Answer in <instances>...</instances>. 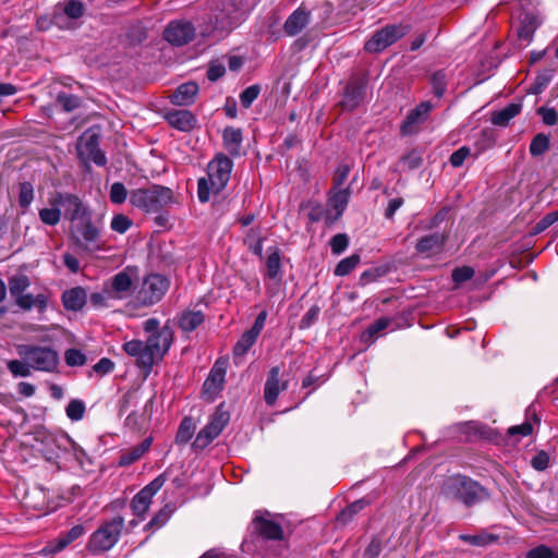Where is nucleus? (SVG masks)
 I'll return each instance as SVG.
<instances>
[{
	"label": "nucleus",
	"mask_w": 558,
	"mask_h": 558,
	"mask_svg": "<svg viewBox=\"0 0 558 558\" xmlns=\"http://www.w3.org/2000/svg\"><path fill=\"white\" fill-rule=\"evenodd\" d=\"M64 361L68 366H83L87 359L86 355L78 349L71 348L64 352Z\"/></svg>",
	"instance_id": "nucleus-49"
},
{
	"label": "nucleus",
	"mask_w": 558,
	"mask_h": 558,
	"mask_svg": "<svg viewBox=\"0 0 558 558\" xmlns=\"http://www.w3.org/2000/svg\"><path fill=\"white\" fill-rule=\"evenodd\" d=\"M541 21L537 14L531 12L522 14L520 16V26L518 28L519 38L530 43Z\"/></svg>",
	"instance_id": "nucleus-31"
},
{
	"label": "nucleus",
	"mask_w": 558,
	"mask_h": 558,
	"mask_svg": "<svg viewBox=\"0 0 558 558\" xmlns=\"http://www.w3.org/2000/svg\"><path fill=\"white\" fill-rule=\"evenodd\" d=\"M205 320V315L202 311H185L178 320V325L182 331H194Z\"/></svg>",
	"instance_id": "nucleus-34"
},
{
	"label": "nucleus",
	"mask_w": 558,
	"mask_h": 558,
	"mask_svg": "<svg viewBox=\"0 0 558 558\" xmlns=\"http://www.w3.org/2000/svg\"><path fill=\"white\" fill-rule=\"evenodd\" d=\"M198 85L195 82H186L177 87L170 96V101L175 106H190L195 101Z\"/></svg>",
	"instance_id": "nucleus-25"
},
{
	"label": "nucleus",
	"mask_w": 558,
	"mask_h": 558,
	"mask_svg": "<svg viewBox=\"0 0 558 558\" xmlns=\"http://www.w3.org/2000/svg\"><path fill=\"white\" fill-rule=\"evenodd\" d=\"M173 338V329L168 324L162 326L157 332L149 335L146 340V347L153 363H155L156 359H162L169 351Z\"/></svg>",
	"instance_id": "nucleus-14"
},
{
	"label": "nucleus",
	"mask_w": 558,
	"mask_h": 558,
	"mask_svg": "<svg viewBox=\"0 0 558 558\" xmlns=\"http://www.w3.org/2000/svg\"><path fill=\"white\" fill-rule=\"evenodd\" d=\"M65 413L71 421H81L85 414V403L82 400L73 399L69 402Z\"/></svg>",
	"instance_id": "nucleus-47"
},
{
	"label": "nucleus",
	"mask_w": 558,
	"mask_h": 558,
	"mask_svg": "<svg viewBox=\"0 0 558 558\" xmlns=\"http://www.w3.org/2000/svg\"><path fill=\"white\" fill-rule=\"evenodd\" d=\"M78 157L85 162L102 167L107 163L104 151L99 148V135L90 130L84 132L77 143Z\"/></svg>",
	"instance_id": "nucleus-9"
},
{
	"label": "nucleus",
	"mask_w": 558,
	"mask_h": 558,
	"mask_svg": "<svg viewBox=\"0 0 558 558\" xmlns=\"http://www.w3.org/2000/svg\"><path fill=\"white\" fill-rule=\"evenodd\" d=\"M49 204L63 207L64 215L71 221V225L90 215L88 208L73 194L57 193L49 199Z\"/></svg>",
	"instance_id": "nucleus-11"
},
{
	"label": "nucleus",
	"mask_w": 558,
	"mask_h": 558,
	"mask_svg": "<svg viewBox=\"0 0 558 558\" xmlns=\"http://www.w3.org/2000/svg\"><path fill=\"white\" fill-rule=\"evenodd\" d=\"M8 369L14 375V376H21V377H27L31 375L32 366L27 361L20 360H12L8 363Z\"/></svg>",
	"instance_id": "nucleus-50"
},
{
	"label": "nucleus",
	"mask_w": 558,
	"mask_h": 558,
	"mask_svg": "<svg viewBox=\"0 0 558 558\" xmlns=\"http://www.w3.org/2000/svg\"><path fill=\"white\" fill-rule=\"evenodd\" d=\"M57 101L65 111H72L78 108L81 104V99L77 96L65 93H60Z\"/></svg>",
	"instance_id": "nucleus-54"
},
{
	"label": "nucleus",
	"mask_w": 558,
	"mask_h": 558,
	"mask_svg": "<svg viewBox=\"0 0 558 558\" xmlns=\"http://www.w3.org/2000/svg\"><path fill=\"white\" fill-rule=\"evenodd\" d=\"M195 36V27L185 20L172 21L163 31V38L173 46H183Z\"/></svg>",
	"instance_id": "nucleus-16"
},
{
	"label": "nucleus",
	"mask_w": 558,
	"mask_h": 558,
	"mask_svg": "<svg viewBox=\"0 0 558 558\" xmlns=\"http://www.w3.org/2000/svg\"><path fill=\"white\" fill-rule=\"evenodd\" d=\"M71 239L80 250L87 253L102 248L100 230L93 223L90 215L71 225Z\"/></svg>",
	"instance_id": "nucleus-7"
},
{
	"label": "nucleus",
	"mask_w": 558,
	"mask_h": 558,
	"mask_svg": "<svg viewBox=\"0 0 558 558\" xmlns=\"http://www.w3.org/2000/svg\"><path fill=\"white\" fill-rule=\"evenodd\" d=\"M537 113L546 125L551 126L558 122V114L554 108L541 107L537 109Z\"/></svg>",
	"instance_id": "nucleus-63"
},
{
	"label": "nucleus",
	"mask_w": 558,
	"mask_h": 558,
	"mask_svg": "<svg viewBox=\"0 0 558 558\" xmlns=\"http://www.w3.org/2000/svg\"><path fill=\"white\" fill-rule=\"evenodd\" d=\"M243 142L242 130L233 126H227L222 131V144L225 149L233 157L241 154Z\"/></svg>",
	"instance_id": "nucleus-26"
},
{
	"label": "nucleus",
	"mask_w": 558,
	"mask_h": 558,
	"mask_svg": "<svg viewBox=\"0 0 558 558\" xmlns=\"http://www.w3.org/2000/svg\"><path fill=\"white\" fill-rule=\"evenodd\" d=\"M124 352L133 357H136L137 364L143 367L150 368L153 366V360L149 352L147 351L146 342L141 340H131L123 344Z\"/></svg>",
	"instance_id": "nucleus-24"
},
{
	"label": "nucleus",
	"mask_w": 558,
	"mask_h": 558,
	"mask_svg": "<svg viewBox=\"0 0 558 558\" xmlns=\"http://www.w3.org/2000/svg\"><path fill=\"white\" fill-rule=\"evenodd\" d=\"M442 493L446 497L457 499L468 507L488 498L485 487L461 474L447 477L442 484Z\"/></svg>",
	"instance_id": "nucleus-2"
},
{
	"label": "nucleus",
	"mask_w": 558,
	"mask_h": 558,
	"mask_svg": "<svg viewBox=\"0 0 558 558\" xmlns=\"http://www.w3.org/2000/svg\"><path fill=\"white\" fill-rule=\"evenodd\" d=\"M151 498L141 490L133 497L131 501V510L140 520L143 519L151 505Z\"/></svg>",
	"instance_id": "nucleus-40"
},
{
	"label": "nucleus",
	"mask_w": 558,
	"mask_h": 558,
	"mask_svg": "<svg viewBox=\"0 0 558 558\" xmlns=\"http://www.w3.org/2000/svg\"><path fill=\"white\" fill-rule=\"evenodd\" d=\"M525 558H555V551L546 545H539L530 549Z\"/></svg>",
	"instance_id": "nucleus-61"
},
{
	"label": "nucleus",
	"mask_w": 558,
	"mask_h": 558,
	"mask_svg": "<svg viewBox=\"0 0 558 558\" xmlns=\"http://www.w3.org/2000/svg\"><path fill=\"white\" fill-rule=\"evenodd\" d=\"M109 197H110L111 203L122 204L125 202V199L128 197V191L122 183L116 182L110 187Z\"/></svg>",
	"instance_id": "nucleus-56"
},
{
	"label": "nucleus",
	"mask_w": 558,
	"mask_h": 558,
	"mask_svg": "<svg viewBox=\"0 0 558 558\" xmlns=\"http://www.w3.org/2000/svg\"><path fill=\"white\" fill-rule=\"evenodd\" d=\"M133 281L132 277L129 274L128 268L116 274L110 280V288L108 289L111 295V299L122 300L124 299L129 292L131 291Z\"/></svg>",
	"instance_id": "nucleus-22"
},
{
	"label": "nucleus",
	"mask_w": 558,
	"mask_h": 558,
	"mask_svg": "<svg viewBox=\"0 0 558 558\" xmlns=\"http://www.w3.org/2000/svg\"><path fill=\"white\" fill-rule=\"evenodd\" d=\"M227 361L217 360L203 385V397L213 401L222 391L227 373Z\"/></svg>",
	"instance_id": "nucleus-15"
},
{
	"label": "nucleus",
	"mask_w": 558,
	"mask_h": 558,
	"mask_svg": "<svg viewBox=\"0 0 558 558\" xmlns=\"http://www.w3.org/2000/svg\"><path fill=\"white\" fill-rule=\"evenodd\" d=\"M43 223L47 226H56L60 222L61 210L59 206H51V208H43L38 213Z\"/></svg>",
	"instance_id": "nucleus-46"
},
{
	"label": "nucleus",
	"mask_w": 558,
	"mask_h": 558,
	"mask_svg": "<svg viewBox=\"0 0 558 558\" xmlns=\"http://www.w3.org/2000/svg\"><path fill=\"white\" fill-rule=\"evenodd\" d=\"M430 84L433 86V92L437 97H441L446 92L447 81L446 74L444 71H437L430 76Z\"/></svg>",
	"instance_id": "nucleus-51"
},
{
	"label": "nucleus",
	"mask_w": 558,
	"mask_h": 558,
	"mask_svg": "<svg viewBox=\"0 0 558 558\" xmlns=\"http://www.w3.org/2000/svg\"><path fill=\"white\" fill-rule=\"evenodd\" d=\"M17 353L34 371L38 372L53 373L60 363L58 352L50 347L21 344L17 347Z\"/></svg>",
	"instance_id": "nucleus-6"
},
{
	"label": "nucleus",
	"mask_w": 558,
	"mask_h": 558,
	"mask_svg": "<svg viewBox=\"0 0 558 558\" xmlns=\"http://www.w3.org/2000/svg\"><path fill=\"white\" fill-rule=\"evenodd\" d=\"M114 368V363L108 359V357H102L100 359L94 366H93V371L98 374V375H107L109 373H111Z\"/></svg>",
	"instance_id": "nucleus-64"
},
{
	"label": "nucleus",
	"mask_w": 558,
	"mask_h": 558,
	"mask_svg": "<svg viewBox=\"0 0 558 558\" xmlns=\"http://www.w3.org/2000/svg\"><path fill=\"white\" fill-rule=\"evenodd\" d=\"M29 286L31 280L26 275L20 274L9 278V291L14 300L24 294Z\"/></svg>",
	"instance_id": "nucleus-39"
},
{
	"label": "nucleus",
	"mask_w": 558,
	"mask_h": 558,
	"mask_svg": "<svg viewBox=\"0 0 558 558\" xmlns=\"http://www.w3.org/2000/svg\"><path fill=\"white\" fill-rule=\"evenodd\" d=\"M132 226V220L122 214L113 216L110 227L113 231L118 233H125L129 228Z\"/></svg>",
	"instance_id": "nucleus-57"
},
{
	"label": "nucleus",
	"mask_w": 558,
	"mask_h": 558,
	"mask_svg": "<svg viewBox=\"0 0 558 558\" xmlns=\"http://www.w3.org/2000/svg\"><path fill=\"white\" fill-rule=\"evenodd\" d=\"M350 198V190L339 189L328 199V209L325 214L326 223L331 225L338 220L347 208Z\"/></svg>",
	"instance_id": "nucleus-19"
},
{
	"label": "nucleus",
	"mask_w": 558,
	"mask_h": 558,
	"mask_svg": "<svg viewBox=\"0 0 558 558\" xmlns=\"http://www.w3.org/2000/svg\"><path fill=\"white\" fill-rule=\"evenodd\" d=\"M170 519V511L166 508L159 510L150 521L145 525V530L151 534L161 529Z\"/></svg>",
	"instance_id": "nucleus-44"
},
{
	"label": "nucleus",
	"mask_w": 558,
	"mask_h": 558,
	"mask_svg": "<svg viewBox=\"0 0 558 558\" xmlns=\"http://www.w3.org/2000/svg\"><path fill=\"white\" fill-rule=\"evenodd\" d=\"M549 148V137L543 133L535 135L530 144V154L541 156Z\"/></svg>",
	"instance_id": "nucleus-45"
},
{
	"label": "nucleus",
	"mask_w": 558,
	"mask_h": 558,
	"mask_svg": "<svg viewBox=\"0 0 558 558\" xmlns=\"http://www.w3.org/2000/svg\"><path fill=\"white\" fill-rule=\"evenodd\" d=\"M61 301L66 311L78 312L87 302V292L83 287H74L63 291Z\"/></svg>",
	"instance_id": "nucleus-23"
},
{
	"label": "nucleus",
	"mask_w": 558,
	"mask_h": 558,
	"mask_svg": "<svg viewBox=\"0 0 558 558\" xmlns=\"http://www.w3.org/2000/svg\"><path fill=\"white\" fill-rule=\"evenodd\" d=\"M123 529L124 518L121 515L102 521L89 536L87 550L94 555L110 550L119 542Z\"/></svg>",
	"instance_id": "nucleus-4"
},
{
	"label": "nucleus",
	"mask_w": 558,
	"mask_h": 558,
	"mask_svg": "<svg viewBox=\"0 0 558 558\" xmlns=\"http://www.w3.org/2000/svg\"><path fill=\"white\" fill-rule=\"evenodd\" d=\"M401 162L409 169L414 170L422 165V157L418 151L411 150L401 158Z\"/></svg>",
	"instance_id": "nucleus-62"
},
{
	"label": "nucleus",
	"mask_w": 558,
	"mask_h": 558,
	"mask_svg": "<svg viewBox=\"0 0 558 558\" xmlns=\"http://www.w3.org/2000/svg\"><path fill=\"white\" fill-rule=\"evenodd\" d=\"M459 538L464 543L480 547L487 546L498 541V536L487 532H481L480 534L476 535L461 534Z\"/></svg>",
	"instance_id": "nucleus-41"
},
{
	"label": "nucleus",
	"mask_w": 558,
	"mask_h": 558,
	"mask_svg": "<svg viewBox=\"0 0 558 558\" xmlns=\"http://www.w3.org/2000/svg\"><path fill=\"white\" fill-rule=\"evenodd\" d=\"M473 276L474 269L469 266L458 267L452 271V280L458 284L470 280Z\"/></svg>",
	"instance_id": "nucleus-60"
},
{
	"label": "nucleus",
	"mask_w": 558,
	"mask_h": 558,
	"mask_svg": "<svg viewBox=\"0 0 558 558\" xmlns=\"http://www.w3.org/2000/svg\"><path fill=\"white\" fill-rule=\"evenodd\" d=\"M363 86L356 82L349 83L344 89L341 107L345 110L355 109L363 99Z\"/></svg>",
	"instance_id": "nucleus-32"
},
{
	"label": "nucleus",
	"mask_w": 558,
	"mask_h": 558,
	"mask_svg": "<svg viewBox=\"0 0 558 558\" xmlns=\"http://www.w3.org/2000/svg\"><path fill=\"white\" fill-rule=\"evenodd\" d=\"M550 464V456L545 450H539L531 459V466L538 472H543L548 469Z\"/></svg>",
	"instance_id": "nucleus-52"
},
{
	"label": "nucleus",
	"mask_w": 558,
	"mask_h": 558,
	"mask_svg": "<svg viewBox=\"0 0 558 558\" xmlns=\"http://www.w3.org/2000/svg\"><path fill=\"white\" fill-rule=\"evenodd\" d=\"M289 380L282 378V372L280 366H272L267 375V379L264 387V399L268 405H274L278 399L280 392L287 390Z\"/></svg>",
	"instance_id": "nucleus-17"
},
{
	"label": "nucleus",
	"mask_w": 558,
	"mask_h": 558,
	"mask_svg": "<svg viewBox=\"0 0 558 558\" xmlns=\"http://www.w3.org/2000/svg\"><path fill=\"white\" fill-rule=\"evenodd\" d=\"M308 22L310 12L303 8H299L287 19L283 29L287 35L295 36L303 31Z\"/></svg>",
	"instance_id": "nucleus-28"
},
{
	"label": "nucleus",
	"mask_w": 558,
	"mask_h": 558,
	"mask_svg": "<svg viewBox=\"0 0 558 558\" xmlns=\"http://www.w3.org/2000/svg\"><path fill=\"white\" fill-rule=\"evenodd\" d=\"M267 276L278 279L281 275V257L278 247H270L266 259Z\"/></svg>",
	"instance_id": "nucleus-38"
},
{
	"label": "nucleus",
	"mask_w": 558,
	"mask_h": 558,
	"mask_svg": "<svg viewBox=\"0 0 558 558\" xmlns=\"http://www.w3.org/2000/svg\"><path fill=\"white\" fill-rule=\"evenodd\" d=\"M56 26L60 29L74 27V22L82 17L85 7L80 0H66L54 5Z\"/></svg>",
	"instance_id": "nucleus-12"
},
{
	"label": "nucleus",
	"mask_w": 558,
	"mask_h": 558,
	"mask_svg": "<svg viewBox=\"0 0 558 558\" xmlns=\"http://www.w3.org/2000/svg\"><path fill=\"white\" fill-rule=\"evenodd\" d=\"M194 434V424L191 418L185 417L178 429L175 440L177 442L185 444L187 442Z\"/></svg>",
	"instance_id": "nucleus-48"
},
{
	"label": "nucleus",
	"mask_w": 558,
	"mask_h": 558,
	"mask_svg": "<svg viewBox=\"0 0 558 558\" xmlns=\"http://www.w3.org/2000/svg\"><path fill=\"white\" fill-rule=\"evenodd\" d=\"M230 415L227 411L222 410V407L217 408L210 417L208 424H206L197 434L193 446L198 449L206 448L214 439H216L228 424Z\"/></svg>",
	"instance_id": "nucleus-8"
},
{
	"label": "nucleus",
	"mask_w": 558,
	"mask_h": 558,
	"mask_svg": "<svg viewBox=\"0 0 558 558\" xmlns=\"http://www.w3.org/2000/svg\"><path fill=\"white\" fill-rule=\"evenodd\" d=\"M14 302L23 311H31L36 307L39 313H44L48 307V298L44 293L37 295L24 293L15 299Z\"/></svg>",
	"instance_id": "nucleus-30"
},
{
	"label": "nucleus",
	"mask_w": 558,
	"mask_h": 558,
	"mask_svg": "<svg viewBox=\"0 0 558 558\" xmlns=\"http://www.w3.org/2000/svg\"><path fill=\"white\" fill-rule=\"evenodd\" d=\"M432 109L433 105L430 101H423L412 109L401 126L402 134H411L415 132L416 126L427 119Z\"/></svg>",
	"instance_id": "nucleus-21"
},
{
	"label": "nucleus",
	"mask_w": 558,
	"mask_h": 558,
	"mask_svg": "<svg viewBox=\"0 0 558 558\" xmlns=\"http://www.w3.org/2000/svg\"><path fill=\"white\" fill-rule=\"evenodd\" d=\"M174 202L173 191L158 184L134 190L130 194V204L147 214L159 213Z\"/></svg>",
	"instance_id": "nucleus-3"
},
{
	"label": "nucleus",
	"mask_w": 558,
	"mask_h": 558,
	"mask_svg": "<svg viewBox=\"0 0 558 558\" xmlns=\"http://www.w3.org/2000/svg\"><path fill=\"white\" fill-rule=\"evenodd\" d=\"M349 245V238L345 233H338L330 240V248L332 254L340 255Z\"/></svg>",
	"instance_id": "nucleus-55"
},
{
	"label": "nucleus",
	"mask_w": 558,
	"mask_h": 558,
	"mask_svg": "<svg viewBox=\"0 0 558 558\" xmlns=\"http://www.w3.org/2000/svg\"><path fill=\"white\" fill-rule=\"evenodd\" d=\"M151 446V438L148 437L144 439L141 444L122 450L120 458H119V465L121 466H129L132 463L140 460L150 448Z\"/></svg>",
	"instance_id": "nucleus-29"
},
{
	"label": "nucleus",
	"mask_w": 558,
	"mask_h": 558,
	"mask_svg": "<svg viewBox=\"0 0 558 558\" xmlns=\"http://www.w3.org/2000/svg\"><path fill=\"white\" fill-rule=\"evenodd\" d=\"M361 257L359 254H352L349 257L341 259L335 268V275L338 277H343L349 275L359 264Z\"/></svg>",
	"instance_id": "nucleus-43"
},
{
	"label": "nucleus",
	"mask_w": 558,
	"mask_h": 558,
	"mask_svg": "<svg viewBox=\"0 0 558 558\" xmlns=\"http://www.w3.org/2000/svg\"><path fill=\"white\" fill-rule=\"evenodd\" d=\"M34 198V190L31 183L24 182L20 185L19 203L22 207L27 208Z\"/></svg>",
	"instance_id": "nucleus-58"
},
{
	"label": "nucleus",
	"mask_w": 558,
	"mask_h": 558,
	"mask_svg": "<svg viewBox=\"0 0 558 558\" xmlns=\"http://www.w3.org/2000/svg\"><path fill=\"white\" fill-rule=\"evenodd\" d=\"M84 533L85 529L82 524L74 525L66 533L60 534L56 539L49 542L43 549L39 550V555H56L65 549L74 541L83 536Z\"/></svg>",
	"instance_id": "nucleus-18"
},
{
	"label": "nucleus",
	"mask_w": 558,
	"mask_h": 558,
	"mask_svg": "<svg viewBox=\"0 0 558 558\" xmlns=\"http://www.w3.org/2000/svg\"><path fill=\"white\" fill-rule=\"evenodd\" d=\"M258 336L253 333L252 331H245L238 342L233 347V359L235 363H238V359L243 357L247 351L253 347L256 342Z\"/></svg>",
	"instance_id": "nucleus-37"
},
{
	"label": "nucleus",
	"mask_w": 558,
	"mask_h": 558,
	"mask_svg": "<svg viewBox=\"0 0 558 558\" xmlns=\"http://www.w3.org/2000/svg\"><path fill=\"white\" fill-rule=\"evenodd\" d=\"M391 319L388 317H380L376 319L373 324H371L367 329L361 335V339L365 343L373 342L376 338H378L381 332L387 329L390 325Z\"/></svg>",
	"instance_id": "nucleus-36"
},
{
	"label": "nucleus",
	"mask_w": 558,
	"mask_h": 558,
	"mask_svg": "<svg viewBox=\"0 0 558 558\" xmlns=\"http://www.w3.org/2000/svg\"><path fill=\"white\" fill-rule=\"evenodd\" d=\"M47 438L54 442L59 449H64V452L71 453L78 463L83 462L86 456L85 451L69 435H50Z\"/></svg>",
	"instance_id": "nucleus-27"
},
{
	"label": "nucleus",
	"mask_w": 558,
	"mask_h": 558,
	"mask_svg": "<svg viewBox=\"0 0 558 558\" xmlns=\"http://www.w3.org/2000/svg\"><path fill=\"white\" fill-rule=\"evenodd\" d=\"M165 120L170 126L180 132H191L197 125V119L194 113L185 109H172L165 114Z\"/></svg>",
	"instance_id": "nucleus-20"
},
{
	"label": "nucleus",
	"mask_w": 558,
	"mask_h": 558,
	"mask_svg": "<svg viewBox=\"0 0 558 558\" xmlns=\"http://www.w3.org/2000/svg\"><path fill=\"white\" fill-rule=\"evenodd\" d=\"M170 288V280L161 274L145 276L138 287L133 290L136 306L149 307L162 300Z\"/></svg>",
	"instance_id": "nucleus-5"
},
{
	"label": "nucleus",
	"mask_w": 558,
	"mask_h": 558,
	"mask_svg": "<svg viewBox=\"0 0 558 558\" xmlns=\"http://www.w3.org/2000/svg\"><path fill=\"white\" fill-rule=\"evenodd\" d=\"M253 532L269 541H281L283 538L282 526L270 519L268 511L257 510L252 520Z\"/></svg>",
	"instance_id": "nucleus-13"
},
{
	"label": "nucleus",
	"mask_w": 558,
	"mask_h": 558,
	"mask_svg": "<svg viewBox=\"0 0 558 558\" xmlns=\"http://www.w3.org/2000/svg\"><path fill=\"white\" fill-rule=\"evenodd\" d=\"M445 241L446 235L444 233L436 232L433 234L425 235L418 240L416 244V251L418 253L426 254L437 252L444 246Z\"/></svg>",
	"instance_id": "nucleus-33"
},
{
	"label": "nucleus",
	"mask_w": 558,
	"mask_h": 558,
	"mask_svg": "<svg viewBox=\"0 0 558 558\" xmlns=\"http://www.w3.org/2000/svg\"><path fill=\"white\" fill-rule=\"evenodd\" d=\"M233 161L225 154H217L207 165V177L197 183V196L201 203H207L211 194L220 193L228 184Z\"/></svg>",
	"instance_id": "nucleus-1"
},
{
	"label": "nucleus",
	"mask_w": 558,
	"mask_h": 558,
	"mask_svg": "<svg viewBox=\"0 0 558 558\" xmlns=\"http://www.w3.org/2000/svg\"><path fill=\"white\" fill-rule=\"evenodd\" d=\"M521 108L520 104L508 105L504 109L493 113L492 123L498 126H506L511 119L520 113Z\"/></svg>",
	"instance_id": "nucleus-35"
},
{
	"label": "nucleus",
	"mask_w": 558,
	"mask_h": 558,
	"mask_svg": "<svg viewBox=\"0 0 558 558\" xmlns=\"http://www.w3.org/2000/svg\"><path fill=\"white\" fill-rule=\"evenodd\" d=\"M260 93L258 85H251L246 87L240 95V101L242 107L250 108L251 105L256 100Z\"/></svg>",
	"instance_id": "nucleus-53"
},
{
	"label": "nucleus",
	"mask_w": 558,
	"mask_h": 558,
	"mask_svg": "<svg viewBox=\"0 0 558 558\" xmlns=\"http://www.w3.org/2000/svg\"><path fill=\"white\" fill-rule=\"evenodd\" d=\"M554 72H555L554 69H545V70L541 71L536 75L532 85L530 86L529 92L531 94H535V95L541 94L551 82V80L554 77Z\"/></svg>",
	"instance_id": "nucleus-42"
},
{
	"label": "nucleus",
	"mask_w": 558,
	"mask_h": 558,
	"mask_svg": "<svg viewBox=\"0 0 558 558\" xmlns=\"http://www.w3.org/2000/svg\"><path fill=\"white\" fill-rule=\"evenodd\" d=\"M50 435L51 434H47L43 438V444H44L43 451H44L47 460H49V461L58 459L60 457L61 452H64V449H59L54 442L48 440L47 437Z\"/></svg>",
	"instance_id": "nucleus-59"
},
{
	"label": "nucleus",
	"mask_w": 558,
	"mask_h": 558,
	"mask_svg": "<svg viewBox=\"0 0 558 558\" xmlns=\"http://www.w3.org/2000/svg\"><path fill=\"white\" fill-rule=\"evenodd\" d=\"M408 32V27L402 25H387L376 32L365 44V50L371 53H377L395 44L399 38L403 37Z\"/></svg>",
	"instance_id": "nucleus-10"
}]
</instances>
